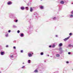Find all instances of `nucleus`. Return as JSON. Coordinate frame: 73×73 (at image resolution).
Masks as SVG:
<instances>
[{"instance_id": "28", "label": "nucleus", "mask_w": 73, "mask_h": 73, "mask_svg": "<svg viewBox=\"0 0 73 73\" xmlns=\"http://www.w3.org/2000/svg\"><path fill=\"white\" fill-rule=\"evenodd\" d=\"M11 58H12V57H13V55H12L11 56Z\"/></svg>"}, {"instance_id": "40", "label": "nucleus", "mask_w": 73, "mask_h": 73, "mask_svg": "<svg viewBox=\"0 0 73 73\" xmlns=\"http://www.w3.org/2000/svg\"><path fill=\"white\" fill-rule=\"evenodd\" d=\"M32 54H33V53H32Z\"/></svg>"}, {"instance_id": "30", "label": "nucleus", "mask_w": 73, "mask_h": 73, "mask_svg": "<svg viewBox=\"0 0 73 73\" xmlns=\"http://www.w3.org/2000/svg\"><path fill=\"white\" fill-rule=\"evenodd\" d=\"M60 50H62V48H60Z\"/></svg>"}, {"instance_id": "8", "label": "nucleus", "mask_w": 73, "mask_h": 73, "mask_svg": "<svg viewBox=\"0 0 73 73\" xmlns=\"http://www.w3.org/2000/svg\"><path fill=\"white\" fill-rule=\"evenodd\" d=\"M34 72H35V73H37L38 72V71H37V70H36L34 71Z\"/></svg>"}, {"instance_id": "22", "label": "nucleus", "mask_w": 73, "mask_h": 73, "mask_svg": "<svg viewBox=\"0 0 73 73\" xmlns=\"http://www.w3.org/2000/svg\"><path fill=\"white\" fill-rule=\"evenodd\" d=\"M13 48V49H16V47L15 46H14Z\"/></svg>"}, {"instance_id": "7", "label": "nucleus", "mask_w": 73, "mask_h": 73, "mask_svg": "<svg viewBox=\"0 0 73 73\" xmlns=\"http://www.w3.org/2000/svg\"><path fill=\"white\" fill-rule=\"evenodd\" d=\"M21 9H22V10H24V7H21Z\"/></svg>"}, {"instance_id": "19", "label": "nucleus", "mask_w": 73, "mask_h": 73, "mask_svg": "<svg viewBox=\"0 0 73 73\" xmlns=\"http://www.w3.org/2000/svg\"><path fill=\"white\" fill-rule=\"evenodd\" d=\"M70 53H71L70 52H68V54H70Z\"/></svg>"}, {"instance_id": "17", "label": "nucleus", "mask_w": 73, "mask_h": 73, "mask_svg": "<svg viewBox=\"0 0 73 73\" xmlns=\"http://www.w3.org/2000/svg\"><path fill=\"white\" fill-rule=\"evenodd\" d=\"M72 35V33H70L69 34L70 36H71V35Z\"/></svg>"}, {"instance_id": "36", "label": "nucleus", "mask_w": 73, "mask_h": 73, "mask_svg": "<svg viewBox=\"0 0 73 73\" xmlns=\"http://www.w3.org/2000/svg\"><path fill=\"white\" fill-rule=\"evenodd\" d=\"M49 55H48V56H49Z\"/></svg>"}, {"instance_id": "37", "label": "nucleus", "mask_w": 73, "mask_h": 73, "mask_svg": "<svg viewBox=\"0 0 73 73\" xmlns=\"http://www.w3.org/2000/svg\"><path fill=\"white\" fill-rule=\"evenodd\" d=\"M72 4H73V3H72Z\"/></svg>"}, {"instance_id": "24", "label": "nucleus", "mask_w": 73, "mask_h": 73, "mask_svg": "<svg viewBox=\"0 0 73 73\" xmlns=\"http://www.w3.org/2000/svg\"><path fill=\"white\" fill-rule=\"evenodd\" d=\"M21 53H23V50H21Z\"/></svg>"}, {"instance_id": "35", "label": "nucleus", "mask_w": 73, "mask_h": 73, "mask_svg": "<svg viewBox=\"0 0 73 73\" xmlns=\"http://www.w3.org/2000/svg\"><path fill=\"white\" fill-rule=\"evenodd\" d=\"M26 8H28V7H26Z\"/></svg>"}, {"instance_id": "39", "label": "nucleus", "mask_w": 73, "mask_h": 73, "mask_svg": "<svg viewBox=\"0 0 73 73\" xmlns=\"http://www.w3.org/2000/svg\"><path fill=\"white\" fill-rule=\"evenodd\" d=\"M40 0L42 1V0Z\"/></svg>"}, {"instance_id": "1", "label": "nucleus", "mask_w": 73, "mask_h": 73, "mask_svg": "<svg viewBox=\"0 0 73 73\" xmlns=\"http://www.w3.org/2000/svg\"><path fill=\"white\" fill-rule=\"evenodd\" d=\"M69 38V37H68L64 39V41H66L67 40H68Z\"/></svg>"}, {"instance_id": "26", "label": "nucleus", "mask_w": 73, "mask_h": 73, "mask_svg": "<svg viewBox=\"0 0 73 73\" xmlns=\"http://www.w3.org/2000/svg\"><path fill=\"white\" fill-rule=\"evenodd\" d=\"M18 21L17 20H16V21H15L16 23H17V22Z\"/></svg>"}, {"instance_id": "9", "label": "nucleus", "mask_w": 73, "mask_h": 73, "mask_svg": "<svg viewBox=\"0 0 73 73\" xmlns=\"http://www.w3.org/2000/svg\"><path fill=\"white\" fill-rule=\"evenodd\" d=\"M28 55L29 57H31V56H32V54H29Z\"/></svg>"}, {"instance_id": "3", "label": "nucleus", "mask_w": 73, "mask_h": 73, "mask_svg": "<svg viewBox=\"0 0 73 73\" xmlns=\"http://www.w3.org/2000/svg\"><path fill=\"white\" fill-rule=\"evenodd\" d=\"M12 4V3L11 2H9L7 4L8 5H10V4Z\"/></svg>"}, {"instance_id": "4", "label": "nucleus", "mask_w": 73, "mask_h": 73, "mask_svg": "<svg viewBox=\"0 0 73 73\" xmlns=\"http://www.w3.org/2000/svg\"><path fill=\"white\" fill-rule=\"evenodd\" d=\"M33 11V9H32V8H30V12H32Z\"/></svg>"}, {"instance_id": "23", "label": "nucleus", "mask_w": 73, "mask_h": 73, "mask_svg": "<svg viewBox=\"0 0 73 73\" xmlns=\"http://www.w3.org/2000/svg\"><path fill=\"white\" fill-rule=\"evenodd\" d=\"M6 37H8V35L7 34V35H6Z\"/></svg>"}, {"instance_id": "38", "label": "nucleus", "mask_w": 73, "mask_h": 73, "mask_svg": "<svg viewBox=\"0 0 73 73\" xmlns=\"http://www.w3.org/2000/svg\"><path fill=\"white\" fill-rule=\"evenodd\" d=\"M27 10H28V9H27Z\"/></svg>"}, {"instance_id": "12", "label": "nucleus", "mask_w": 73, "mask_h": 73, "mask_svg": "<svg viewBox=\"0 0 73 73\" xmlns=\"http://www.w3.org/2000/svg\"><path fill=\"white\" fill-rule=\"evenodd\" d=\"M30 61H31V60H29L28 61L29 62L28 63H29V64L30 63V62H31Z\"/></svg>"}, {"instance_id": "20", "label": "nucleus", "mask_w": 73, "mask_h": 73, "mask_svg": "<svg viewBox=\"0 0 73 73\" xmlns=\"http://www.w3.org/2000/svg\"><path fill=\"white\" fill-rule=\"evenodd\" d=\"M8 32H9V33H10V32H11V30H9V31H8Z\"/></svg>"}, {"instance_id": "2", "label": "nucleus", "mask_w": 73, "mask_h": 73, "mask_svg": "<svg viewBox=\"0 0 73 73\" xmlns=\"http://www.w3.org/2000/svg\"><path fill=\"white\" fill-rule=\"evenodd\" d=\"M1 55H3L4 54V52H1Z\"/></svg>"}, {"instance_id": "16", "label": "nucleus", "mask_w": 73, "mask_h": 73, "mask_svg": "<svg viewBox=\"0 0 73 73\" xmlns=\"http://www.w3.org/2000/svg\"><path fill=\"white\" fill-rule=\"evenodd\" d=\"M54 47H55V45H53L52 46V48H54Z\"/></svg>"}, {"instance_id": "27", "label": "nucleus", "mask_w": 73, "mask_h": 73, "mask_svg": "<svg viewBox=\"0 0 73 73\" xmlns=\"http://www.w3.org/2000/svg\"><path fill=\"white\" fill-rule=\"evenodd\" d=\"M66 63H67V64H68V63H69V62L68 61H67L66 62Z\"/></svg>"}, {"instance_id": "25", "label": "nucleus", "mask_w": 73, "mask_h": 73, "mask_svg": "<svg viewBox=\"0 0 73 73\" xmlns=\"http://www.w3.org/2000/svg\"><path fill=\"white\" fill-rule=\"evenodd\" d=\"M25 68V66H23V67H22V68Z\"/></svg>"}, {"instance_id": "31", "label": "nucleus", "mask_w": 73, "mask_h": 73, "mask_svg": "<svg viewBox=\"0 0 73 73\" xmlns=\"http://www.w3.org/2000/svg\"><path fill=\"white\" fill-rule=\"evenodd\" d=\"M6 47H8V45H6Z\"/></svg>"}, {"instance_id": "33", "label": "nucleus", "mask_w": 73, "mask_h": 73, "mask_svg": "<svg viewBox=\"0 0 73 73\" xmlns=\"http://www.w3.org/2000/svg\"><path fill=\"white\" fill-rule=\"evenodd\" d=\"M51 46H49V47L50 48H51Z\"/></svg>"}, {"instance_id": "5", "label": "nucleus", "mask_w": 73, "mask_h": 73, "mask_svg": "<svg viewBox=\"0 0 73 73\" xmlns=\"http://www.w3.org/2000/svg\"><path fill=\"white\" fill-rule=\"evenodd\" d=\"M62 46V43H60L59 44V46Z\"/></svg>"}, {"instance_id": "10", "label": "nucleus", "mask_w": 73, "mask_h": 73, "mask_svg": "<svg viewBox=\"0 0 73 73\" xmlns=\"http://www.w3.org/2000/svg\"><path fill=\"white\" fill-rule=\"evenodd\" d=\"M56 57H60V54H56Z\"/></svg>"}, {"instance_id": "21", "label": "nucleus", "mask_w": 73, "mask_h": 73, "mask_svg": "<svg viewBox=\"0 0 73 73\" xmlns=\"http://www.w3.org/2000/svg\"><path fill=\"white\" fill-rule=\"evenodd\" d=\"M69 46H70V47L72 46V45H71V44H70L69 45Z\"/></svg>"}, {"instance_id": "13", "label": "nucleus", "mask_w": 73, "mask_h": 73, "mask_svg": "<svg viewBox=\"0 0 73 73\" xmlns=\"http://www.w3.org/2000/svg\"><path fill=\"white\" fill-rule=\"evenodd\" d=\"M40 8H41V9H43V6H41V7H40Z\"/></svg>"}, {"instance_id": "14", "label": "nucleus", "mask_w": 73, "mask_h": 73, "mask_svg": "<svg viewBox=\"0 0 73 73\" xmlns=\"http://www.w3.org/2000/svg\"><path fill=\"white\" fill-rule=\"evenodd\" d=\"M43 54H44L43 52H42L41 53V55H43Z\"/></svg>"}, {"instance_id": "6", "label": "nucleus", "mask_w": 73, "mask_h": 73, "mask_svg": "<svg viewBox=\"0 0 73 73\" xmlns=\"http://www.w3.org/2000/svg\"><path fill=\"white\" fill-rule=\"evenodd\" d=\"M60 3L61 4H64V2L63 1H62L60 2Z\"/></svg>"}, {"instance_id": "34", "label": "nucleus", "mask_w": 73, "mask_h": 73, "mask_svg": "<svg viewBox=\"0 0 73 73\" xmlns=\"http://www.w3.org/2000/svg\"><path fill=\"white\" fill-rule=\"evenodd\" d=\"M56 37H58L57 35H56Z\"/></svg>"}, {"instance_id": "32", "label": "nucleus", "mask_w": 73, "mask_h": 73, "mask_svg": "<svg viewBox=\"0 0 73 73\" xmlns=\"http://www.w3.org/2000/svg\"><path fill=\"white\" fill-rule=\"evenodd\" d=\"M56 19V17H54V18H53V19Z\"/></svg>"}, {"instance_id": "15", "label": "nucleus", "mask_w": 73, "mask_h": 73, "mask_svg": "<svg viewBox=\"0 0 73 73\" xmlns=\"http://www.w3.org/2000/svg\"><path fill=\"white\" fill-rule=\"evenodd\" d=\"M17 33H20V31L18 30V31H17Z\"/></svg>"}, {"instance_id": "29", "label": "nucleus", "mask_w": 73, "mask_h": 73, "mask_svg": "<svg viewBox=\"0 0 73 73\" xmlns=\"http://www.w3.org/2000/svg\"><path fill=\"white\" fill-rule=\"evenodd\" d=\"M71 13H72V14H73V11L71 12Z\"/></svg>"}, {"instance_id": "11", "label": "nucleus", "mask_w": 73, "mask_h": 73, "mask_svg": "<svg viewBox=\"0 0 73 73\" xmlns=\"http://www.w3.org/2000/svg\"><path fill=\"white\" fill-rule=\"evenodd\" d=\"M24 36V35L23 34H21V37H23Z\"/></svg>"}, {"instance_id": "18", "label": "nucleus", "mask_w": 73, "mask_h": 73, "mask_svg": "<svg viewBox=\"0 0 73 73\" xmlns=\"http://www.w3.org/2000/svg\"><path fill=\"white\" fill-rule=\"evenodd\" d=\"M73 17V15H70L71 17Z\"/></svg>"}]
</instances>
